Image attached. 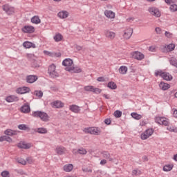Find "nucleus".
<instances>
[{
  "instance_id": "nucleus-1",
  "label": "nucleus",
  "mask_w": 177,
  "mask_h": 177,
  "mask_svg": "<svg viewBox=\"0 0 177 177\" xmlns=\"http://www.w3.org/2000/svg\"><path fill=\"white\" fill-rule=\"evenodd\" d=\"M32 115L36 118H40L41 121H44V122H48V121H49V115H48V113L44 111H34L32 113Z\"/></svg>"
},
{
  "instance_id": "nucleus-2",
  "label": "nucleus",
  "mask_w": 177,
  "mask_h": 177,
  "mask_svg": "<svg viewBox=\"0 0 177 177\" xmlns=\"http://www.w3.org/2000/svg\"><path fill=\"white\" fill-rule=\"evenodd\" d=\"M158 75L165 81H171V80H172V75H169L168 73L162 72V70L156 71L155 76L158 77Z\"/></svg>"
},
{
  "instance_id": "nucleus-3",
  "label": "nucleus",
  "mask_w": 177,
  "mask_h": 177,
  "mask_svg": "<svg viewBox=\"0 0 177 177\" xmlns=\"http://www.w3.org/2000/svg\"><path fill=\"white\" fill-rule=\"evenodd\" d=\"M84 131L86 133H91V135H100L102 131L98 127H89L84 129Z\"/></svg>"
},
{
  "instance_id": "nucleus-4",
  "label": "nucleus",
  "mask_w": 177,
  "mask_h": 177,
  "mask_svg": "<svg viewBox=\"0 0 177 177\" xmlns=\"http://www.w3.org/2000/svg\"><path fill=\"white\" fill-rule=\"evenodd\" d=\"M48 74L51 78H56L59 77V73L56 72V66L54 64H52L48 66Z\"/></svg>"
},
{
  "instance_id": "nucleus-5",
  "label": "nucleus",
  "mask_w": 177,
  "mask_h": 177,
  "mask_svg": "<svg viewBox=\"0 0 177 177\" xmlns=\"http://www.w3.org/2000/svg\"><path fill=\"white\" fill-rule=\"evenodd\" d=\"M154 131L152 129H148L145 131V133L141 134L142 140H146V139H149V136H151Z\"/></svg>"
},
{
  "instance_id": "nucleus-6",
  "label": "nucleus",
  "mask_w": 177,
  "mask_h": 177,
  "mask_svg": "<svg viewBox=\"0 0 177 177\" xmlns=\"http://www.w3.org/2000/svg\"><path fill=\"white\" fill-rule=\"evenodd\" d=\"M131 55L136 60H143L145 59V55L139 51H133Z\"/></svg>"
},
{
  "instance_id": "nucleus-7",
  "label": "nucleus",
  "mask_w": 177,
  "mask_h": 177,
  "mask_svg": "<svg viewBox=\"0 0 177 177\" xmlns=\"http://www.w3.org/2000/svg\"><path fill=\"white\" fill-rule=\"evenodd\" d=\"M3 10L8 15H13L15 13V8L11 7L10 6L6 4L3 6Z\"/></svg>"
},
{
  "instance_id": "nucleus-8",
  "label": "nucleus",
  "mask_w": 177,
  "mask_h": 177,
  "mask_svg": "<svg viewBox=\"0 0 177 177\" xmlns=\"http://www.w3.org/2000/svg\"><path fill=\"white\" fill-rule=\"evenodd\" d=\"M148 10L152 16H155L156 17H160V16H161V12H160V10L157 8L151 7Z\"/></svg>"
},
{
  "instance_id": "nucleus-9",
  "label": "nucleus",
  "mask_w": 177,
  "mask_h": 177,
  "mask_svg": "<svg viewBox=\"0 0 177 177\" xmlns=\"http://www.w3.org/2000/svg\"><path fill=\"white\" fill-rule=\"evenodd\" d=\"M132 34H133V29H132L131 28H129L124 30L123 37L125 39H129V38L132 37Z\"/></svg>"
},
{
  "instance_id": "nucleus-10",
  "label": "nucleus",
  "mask_w": 177,
  "mask_h": 177,
  "mask_svg": "<svg viewBox=\"0 0 177 177\" xmlns=\"http://www.w3.org/2000/svg\"><path fill=\"white\" fill-rule=\"evenodd\" d=\"M23 32H26L28 34H32L35 31V28L32 26H25L22 28Z\"/></svg>"
},
{
  "instance_id": "nucleus-11",
  "label": "nucleus",
  "mask_w": 177,
  "mask_h": 177,
  "mask_svg": "<svg viewBox=\"0 0 177 177\" xmlns=\"http://www.w3.org/2000/svg\"><path fill=\"white\" fill-rule=\"evenodd\" d=\"M51 106L54 109H63L64 107V103L62 102V101L57 100L52 102Z\"/></svg>"
},
{
  "instance_id": "nucleus-12",
  "label": "nucleus",
  "mask_w": 177,
  "mask_h": 177,
  "mask_svg": "<svg viewBox=\"0 0 177 177\" xmlns=\"http://www.w3.org/2000/svg\"><path fill=\"white\" fill-rule=\"evenodd\" d=\"M37 80H38L37 75H29L26 77V82L28 84H34Z\"/></svg>"
},
{
  "instance_id": "nucleus-13",
  "label": "nucleus",
  "mask_w": 177,
  "mask_h": 177,
  "mask_svg": "<svg viewBox=\"0 0 177 177\" xmlns=\"http://www.w3.org/2000/svg\"><path fill=\"white\" fill-rule=\"evenodd\" d=\"M17 93H19V95H24V93H28L30 92V88L28 87H19L16 91Z\"/></svg>"
},
{
  "instance_id": "nucleus-14",
  "label": "nucleus",
  "mask_w": 177,
  "mask_h": 177,
  "mask_svg": "<svg viewBox=\"0 0 177 177\" xmlns=\"http://www.w3.org/2000/svg\"><path fill=\"white\" fill-rule=\"evenodd\" d=\"M66 71H69L70 73H81L82 70L80 67H66Z\"/></svg>"
},
{
  "instance_id": "nucleus-15",
  "label": "nucleus",
  "mask_w": 177,
  "mask_h": 177,
  "mask_svg": "<svg viewBox=\"0 0 177 177\" xmlns=\"http://www.w3.org/2000/svg\"><path fill=\"white\" fill-rule=\"evenodd\" d=\"M69 110L73 113H75L76 114H77V113H80V111H81V109H80V106L75 104L71 105L69 106Z\"/></svg>"
},
{
  "instance_id": "nucleus-16",
  "label": "nucleus",
  "mask_w": 177,
  "mask_h": 177,
  "mask_svg": "<svg viewBox=\"0 0 177 177\" xmlns=\"http://www.w3.org/2000/svg\"><path fill=\"white\" fill-rule=\"evenodd\" d=\"M62 66H64L65 67H73V59L70 58L65 59L62 62Z\"/></svg>"
},
{
  "instance_id": "nucleus-17",
  "label": "nucleus",
  "mask_w": 177,
  "mask_h": 177,
  "mask_svg": "<svg viewBox=\"0 0 177 177\" xmlns=\"http://www.w3.org/2000/svg\"><path fill=\"white\" fill-rule=\"evenodd\" d=\"M6 102L12 103L13 102H19V97L16 95H10L6 98Z\"/></svg>"
},
{
  "instance_id": "nucleus-18",
  "label": "nucleus",
  "mask_w": 177,
  "mask_h": 177,
  "mask_svg": "<svg viewBox=\"0 0 177 177\" xmlns=\"http://www.w3.org/2000/svg\"><path fill=\"white\" fill-rule=\"evenodd\" d=\"M105 36L109 39H114L115 38V32L107 30L105 31Z\"/></svg>"
},
{
  "instance_id": "nucleus-19",
  "label": "nucleus",
  "mask_w": 177,
  "mask_h": 177,
  "mask_svg": "<svg viewBox=\"0 0 177 177\" xmlns=\"http://www.w3.org/2000/svg\"><path fill=\"white\" fill-rule=\"evenodd\" d=\"M21 111L22 113H25L27 114L28 113H30L31 111V109L30 108V105L28 104H25L21 107Z\"/></svg>"
},
{
  "instance_id": "nucleus-20",
  "label": "nucleus",
  "mask_w": 177,
  "mask_h": 177,
  "mask_svg": "<svg viewBox=\"0 0 177 177\" xmlns=\"http://www.w3.org/2000/svg\"><path fill=\"white\" fill-rule=\"evenodd\" d=\"M68 12L62 10L58 12L57 16L59 19H67L68 17Z\"/></svg>"
},
{
  "instance_id": "nucleus-21",
  "label": "nucleus",
  "mask_w": 177,
  "mask_h": 177,
  "mask_svg": "<svg viewBox=\"0 0 177 177\" xmlns=\"http://www.w3.org/2000/svg\"><path fill=\"white\" fill-rule=\"evenodd\" d=\"M103 158H105L106 160H109V161H113V158H111L110 153L107 151H104L101 153Z\"/></svg>"
},
{
  "instance_id": "nucleus-22",
  "label": "nucleus",
  "mask_w": 177,
  "mask_h": 177,
  "mask_svg": "<svg viewBox=\"0 0 177 177\" xmlns=\"http://www.w3.org/2000/svg\"><path fill=\"white\" fill-rule=\"evenodd\" d=\"M159 88H160L162 91H167V89H169V88H171V86L168 83H164L161 82L159 84Z\"/></svg>"
},
{
  "instance_id": "nucleus-23",
  "label": "nucleus",
  "mask_w": 177,
  "mask_h": 177,
  "mask_svg": "<svg viewBox=\"0 0 177 177\" xmlns=\"http://www.w3.org/2000/svg\"><path fill=\"white\" fill-rule=\"evenodd\" d=\"M104 15L108 19H114L115 17V13L111 10H105Z\"/></svg>"
},
{
  "instance_id": "nucleus-24",
  "label": "nucleus",
  "mask_w": 177,
  "mask_h": 177,
  "mask_svg": "<svg viewBox=\"0 0 177 177\" xmlns=\"http://www.w3.org/2000/svg\"><path fill=\"white\" fill-rule=\"evenodd\" d=\"M56 153L59 156H62V154H64V153H66V148H64V147H57Z\"/></svg>"
},
{
  "instance_id": "nucleus-25",
  "label": "nucleus",
  "mask_w": 177,
  "mask_h": 177,
  "mask_svg": "<svg viewBox=\"0 0 177 177\" xmlns=\"http://www.w3.org/2000/svg\"><path fill=\"white\" fill-rule=\"evenodd\" d=\"M19 149H30L31 147V145L27 144L24 142H21L17 145Z\"/></svg>"
},
{
  "instance_id": "nucleus-26",
  "label": "nucleus",
  "mask_w": 177,
  "mask_h": 177,
  "mask_svg": "<svg viewBox=\"0 0 177 177\" xmlns=\"http://www.w3.org/2000/svg\"><path fill=\"white\" fill-rule=\"evenodd\" d=\"M63 168L65 172H71L73 171V169L74 168V166L73 165V164H68L65 165Z\"/></svg>"
},
{
  "instance_id": "nucleus-27",
  "label": "nucleus",
  "mask_w": 177,
  "mask_h": 177,
  "mask_svg": "<svg viewBox=\"0 0 177 177\" xmlns=\"http://www.w3.org/2000/svg\"><path fill=\"white\" fill-rule=\"evenodd\" d=\"M4 133L5 135H8V136H13L15 135H17V131L12 129H7L4 131Z\"/></svg>"
},
{
  "instance_id": "nucleus-28",
  "label": "nucleus",
  "mask_w": 177,
  "mask_h": 177,
  "mask_svg": "<svg viewBox=\"0 0 177 177\" xmlns=\"http://www.w3.org/2000/svg\"><path fill=\"white\" fill-rule=\"evenodd\" d=\"M118 71L120 74L125 75L128 72V67L126 66H122L119 68Z\"/></svg>"
},
{
  "instance_id": "nucleus-29",
  "label": "nucleus",
  "mask_w": 177,
  "mask_h": 177,
  "mask_svg": "<svg viewBox=\"0 0 177 177\" xmlns=\"http://www.w3.org/2000/svg\"><path fill=\"white\" fill-rule=\"evenodd\" d=\"M31 21H32V23H33L34 24H39V23H41V19H39V17H38V16H34V17L31 19Z\"/></svg>"
},
{
  "instance_id": "nucleus-30",
  "label": "nucleus",
  "mask_w": 177,
  "mask_h": 177,
  "mask_svg": "<svg viewBox=\"0 0 177 177\" xmlns=\"http://www.w3.org/2000/svg\"><path fill=\"white\" fill-rule=\"evenodd\" d=\"M107 86L110 89H117V84L114 82H109Z\"/></svg>"
},
{
  "instance_id": "nucleus-31",
  "label": "nucleus",
  "mask_w": 177,
  "mask_h": 177,
  "mask_svg": "<svg viewBox=\"0 0 177 177\" xmlns=\"http://www.w3.org/2000/svg\"><path fill=\"white\" fill-rule=\"evenodd\" d=\"M54 39L55 42H60V41L63 39V36L60 34H57L54 36Z\"/></svg>"
},
{
  "instance_id": "nucleus-32",
  "label": "nucleus",
  "mask_w": 177,
  "mask_h": 177,
  "mask_svg": "<svg viewBox=\"0 0 177 177\" xmlns=\"http://www.w3.org/2000/svg\"><path fill=\"white\" fill-rule=\"evenodd\" d=\"M38 133H48V130L44 127L38 128L36 130Z\"/></svg>"
},
{
  "instance_id": "nucleus-33",
  "label": "nucleus",
  "mask_w": 177,
  "mask_h": 177,
  "mask_svg": "<svg viewBox=\"0 0 177 177\" xmlns=\"http://www.w3.org/2000/svg\"><path fill=\"white\" fill-rule=\"evenodd\" d=\"M131 115L134 120H140L142 118V115H139L137 113H131Z\"/></svg>"
},
{
  "instance_id": "nucleus-34",
  "label": "nucleus",
  "mask_w": 177,
  "mask_h": 177,
  "mask_svg": "<svg viewBox=\"0 0 177 177\" xmlns=\"http://www.w3.org/2000/svg\"><path fill=\"white\" fill-rule=\"evenodd\" d=\"M26 57L28 59V60H30V62H33V60H35L37 59L35 55L31 53L27 54Z\"/></svg>"
},
{
  "instance_id": "nucleus-35",
  "label": "nucleus",
  "mask_w": 177,
  "mask_h": 177,
  "mask_svg": "<svg viewBox=\"0 0 177 177\" xmlns=\"http://www.w3.org/2000/svg\"><path fill=\"white\" fill-rule=\"evenodd\" d=\"M172 168L173 166L171 165H166L163 167V171L168 172L169 171H171Z\"/></svg>"
},
{
  "instance_id": "nucleus-36",
  "label": "nucleus",
  "mask_w": 177,
  "mask_h": 177,
  "mask_svg": "<svg viewBox=\"0 0 177 177\" xmlns=\"http://www.w3.org/2000/svg\"><path fill=\"white\" fill-rule=\"evenodd\" d=\"M34 95H35V96L41 99V97L44 96V93L41 91H35L34 92Z\"/></svg>"
},
{
  "instance_id": "nucleus-37",
  "label": "nucleus",
  "mask_w": 177,
  "mask_h": 177,
  "mask_svg": "<svg viewBox=\"0 0 177 177\" xmlns=\"http://www.w3.org/2000/svg\"><path fill=\"white\" fill-rule=\"evenodd\" d=\"M32 46V43L30 41H25L23 44V46L26 49L31 48Z\"/></svg>"
},
{
  "instance_id": "nucleus-38",
  "label": "nucleus",
  "mask_w": 177,
  "mask_h": 177,
  "mask_svg": "<svg viewBox=\"0 0 177 177\" xmlns=\"http://www.w3.org/2000/svg\"><path fill=\"white\" fill-rule=\"evenodd\" d=\"M31 66L33 68H38L39 67V64H38V62L36 59L31 62Z\"/></svg>"
},
{
  "instance_id": "nucleus-39",
  "label": "nucleus",
  "mask_w": 177,
  "mask_h": 177,
  "mask_svg": "<svg viewBox=\"0 0 177 177\" xmlns=\"http://www.w3.org/2000/svg\"><path fill=\"white\" fill-rule=\"evenodd\" d=\"M169 9L171 12H177V5L175 3L171 4Z\"/></svg>"
},
{
  "instance_id": "nucleus-40",
  "label": "nucleus",
  "mask_w": 177,
  "mask_h": 177,
  "mask_svg": "<svg viewBox=\"0 0 177 177\" xmlns=\"http://www.w3.org/2000/svg\"><path fill=\"white\" fill-rule=\"evenodd\" d=\"M121 115H122V112L121 111H115L114 112V116L116 118H121Z\"/></svg>"
},
{
  "instance_id": "nucleus-41",
  "label": "nucleus",
  "mask_w": 177,
  "mask_h": 177,
  "mask_svg": "<svg viewBox=\"0 0 177 177\" xmlns=\"http://www.w3.org/2000/svg\"><path fill=\"white\" fill-rule=\"evenodd\" d=\"M164 120V118L162 117H156L155 119L156 122H157V124H159L160 125H161V124H162V120Z\"/></svg>"
},
{
  "instance_id": "nucleus-42",
  "label": "nucleus",
  "mask_w": 177,
  "mask_h": 177,
  "mask_svg": "<svg viewBox=\"0 0 177 177\" xmlns=\"http://www.w3.org/2000/svg\"><path fill=\"white\" fill-rule=\"evenodd\" d=\"M17 161L19 164H21L22 165H26V164H27V161L23 158H17Z\"/></svg>"
},
{
  "instance_id": "nucleus-43",
  "label": "nucleus",
  "mask_w": 177,
  "mask_h": 177,
  "mask_svg": "<svg viewBox=\"0 0 177 177\" xmlns=\"http://www.w3.org/2000/svg\"><path fill=\"white\" fill-rule=\"evenodd\" d=\"M18 128L21 131H27V129H28V127H27V125H26V124H19L18 126Z\"/></svg>"
},
{
  "instance_id": "nucleus-44",
  "label": "nucleus",
  "mask_w": 177,
  "mask_h": 177,
  "mask_svg": "<svg viewBox=\"0 0 177 177\" xmlns=\"http://www.w3.org/2000/svg\"><path fill=\"white\" fill-rule=\"evenodd\" d=\"M167 48L168 50H169V52H172V50H174L175 49V44H170L167 46Z\"/></svg>"
},
{
  "instance_id": "nucleus-45",
  "label": "nucleus",
  "mask_w": 177,
  "mask_h": 177,
  "mask_svg": "<svg viewBox=\"0 0 177 177\" xmlns=\"http://www.w3.org/2000/svg\"><path fill=\"white\" fill-rule=\"evenodd\" d=\"M161 125H165V127L169 125V122L168 121V119L163 118Z\"/></svg>"
},
{
  "instance_id": "nucleus-46",
  "label": "nucleus",
  "mask_w": 177,
  "mask_h": 177,
  "mask_svg": "<svg viewBox=\"0 0 177 177\" xmlns=\"http://www.w3.org/2000/svg\"><path fill=\"white\" fill-rule=\"evenodd\" d=\"M2 177H10V173L8 171H3L1 174Z\"/></svg>"
},
{
  "instance_id": "nucleus-47",
  "label": "nucleus",
  "mask_w": 177,
  "mask_h": 177,
  "mask_svg": "<svg viewBox=\"0 0 177 177\" xmlns=\"http://www.w3.org/2000/svg\"><path fill=\"white\" fill-rule=\"evenodd\" d=\"M84 91H86L87 92H93V86H86L84 87Z\"/></svg>"
},
{
  "instance_id": "nucleus-48",
  "label": "nucleus",
  "mask_w": 177,
  "mask_h": 177,
  "mask_svg": "<svg viewBox=\"0 0 177 177\" xmlns=\"http://www.w3.org/2000/svg\"><path fill=\"white\" fill-rule=\"evenodd\" d=\"M77 153H79V154H86L87 151L86 149L80 148L77 150Z\"/></svg>"
},
{
  "instance_id": "nucleus-49",
  "label": "nucleus",
  "mask_w": 177,
  "mask_h": 177,
  "mask_svg": "<svg viewBox=\"0 0 177 177\" xmlns=\"http://www.w3.org/2000/svg\"><path fill=\"white\" fill-rule=\"evenodd\" d=\"M140 174H142V171H140V170L138 169L132 171V175L138 176V175H140Z\"/></svg>"
},
{
  "instance_id": "nucleus-50",
  "label": "nucleus",
  "mask_w": 177,
  "mask_h": 177,
  "mask_svg": "<svg viewBox=\"0 0 177 177\" xmlns=\"http://www.w3.org/2000/svg\"><path fill=\"white\" fill-rule=\"evenodd\" d=\"M93 92L94 93H100L102 92V90L100 88L93 87Z\"/></svg>"
},
{
  "instance_id": "nucleus-51",
  "label": "nucleus",
  "mask_w": 177,
  "mask_h": 177,
  "mask_svg": "<svg viewBox=\"0 0 177 177\" xmlns=\"http://www.w3.org/2000/svg\"><path fill=\"white\" fill-rule=\"evenodd\" d=\"M165 2H166L167 5H171V3H176V0H165Z\"/></svg>"
},
{
  "instance_id": "nucleus-52",
  "label": "nucleus",
  "mask_w": 177,
  "mask_h": 177,
  "mask_svg": "<svg viewBox=\"0 0 177 177\" xmlns=\"http://www.w3.org/2000/svg\"><path fill=\"white\" fill-rule=\"evenodd\" d=\"M15 172H17V174H19V175H27V174H26V172H24V171L19 169V170H15Z\"/></svg>"
},
{
  "instance_id": "nucleus-53",
  "label": "nucleus",
  "mask_w": 177,
  "mask_h": 177,
  "mask_svg": "<svg viewBox=\"0 0 177 177\" xmlns=\"http://www.w3.org/2000/svg\"><path fill=\"white\" fill-rule=\"evenodd\" d=\"M165 37H167V38H172V33L166 31L165 33Z\"/></svg>"
},
{
  "instance_id": "nucleus-54",
  "label": "nucleus",
  "mask_w": 177,
  "mask_h": 177,
  "mask_svg": "<svg viewBox=\"0 0 177 177\" xmlns=\"http://www.w3.org/2000/svg\"><path fill=\"white\" fill-rule=\"evenodd\" d=\"M95 175H99L100 176L104 174L103 171L102 170H97L94 171Z\"/></svg>"
},
{
  "instance_id": "nucleus-55",
  "label": "nucleus",
  "mask_w": 177,
  "mask_h": 177,
  "mask_svg": "<svg viewBox=\"0 0 177 177\" xmlns=\"http://www.w3.org/2000/svg\"><path fill=\"white\" fill-rule=\"evenodd\" d=\"M26 161L28 164H32L34 162V160H32V158L31 157L27 158Z\"/></svg>"
},
{
  "instance_id": "nucleus-56",
  "label": "nucleus",
  "mask_w": 177,
  "mask_h": 177,
  "mask_svg": "<svg viewBox=\"0 0 177 177\" xmlns=\"http://www.w3.org/2000/svg\"><path fill=\"white\" fill-rule=\"evenodd\" d=\"M82 171L83 172H92L91 169H89L88 167H83Z\"/></svg>"
},
{
  "instance_id": "nucleus-57",
  "label": "nucleus",
  "mask_w": 177,
  "mask_h": 177,
  "mask_svg": "<svg viewBox=\"0 0 177 177\" xmlns=\"http://www.w3.org/2000/svg\"><path fill=\"white\" fill-rule=\"evenodd\" d=\"M97 81H98V82H104L106 80L103 77H100L97 79Z\"/></svg>"
},
{
  "instance_id": "nucleus-58",
  "label": "nucleus",
  "mask_w": 177,
  "mask_h": 177,
  "mask_svg": "<svg viewBox=\"0 0 177 177\" xmlns=\"http://www.w3.org/2000/svg\"><path fill=\"white\" fill-rule=\"evenodd\" d=\"M155 31L157 34H161V28L160 27L156 28Z\"/></svg>"
},
{
  "instance_id": "nucleus-59",
  "label": "nucleus",
  "mask_w": 177,
  "mask_h": 177,
  "mask_svg": "<svg viewBox=\"0 0 177 177\" xmlns=\"http://www.w3.org/2000/svg\"><path fill=\"white\" fill-rule=\"evenodd\" d=\"M104 122L106 125H110V124H111V120H110V119H105Z\"/></svg>"
},
{
  "instance_id": "nucleus-60",
  "label": "nucleus",
  "mask_w": 177,
  "mask_h": 177,
  "mask_svg": "<svg viewBox=\"0 0 177 177\" xmlns=\"http://www.w3.org/2000/svg\"><path fill=\"white\" fill-rule=\"evenodd\" d=\"M6 142H9V143H10L12 142V138H10V137L6 136Z\"/></svg>"
},
{
  "instance_id": "nucleus-61",
  "label": "nucleus",
  "mask_w": 177,
  "mask_h": 177,
  "mask_svg": "<svg viewBox=\"0 0 177 177\" xmlns=\"http://www.w3.org/2000/svg\"><path fill=\"white\" fill-rule=\"evenodd\" d=\"M105 164H107V160H106V159H103L100 161L101 165H105Z\"/></svg>"
},
{
  "instance_id": "nucleus-62",
  "label": "nucleus",
  "mask_w": 177,
  "mask_h": 177,
  "mask_svg": "<svg viewBox=\"0 0 177 177\" xmlns=\"http://www.w3.org/2000/svg\"><path fill=\"white\" fill-rule=\"evenodd\" d=\"M44 55H47L48 56H52V53L51 52L44 50Z\"/></svg>"
},
{
  "instance_id": "nucleus-63",
  "label": "nucleus",
  "mask_w": 177,
  "mask_h": 177,
  "mask_svg": "<svg viewBox=\"0 0 177 177\" xmlns=\"http://www.w3.org/2000/svg\"><path fill=\"white\" fill-rule=\"evenodd\" d=\"M6 140V136H3L0 137V142H4Z\"/></svg>"
},
{
  "instance_id": "nucleus-64",
  "label": "nucleus",
  "mask_w": 177,
  "mask_h": 177,
  "mask_svg": "<svg viewBox=\"0 0 177 177\" xmlns=\"http://www.w3.org/2000/svg\"><path fill=\"white\" fill-rule=\"evenodd\" d=\"M173 115H174V117L177 118V110L176 109L174 111Z\"/></svg>"
}]
</instances>
